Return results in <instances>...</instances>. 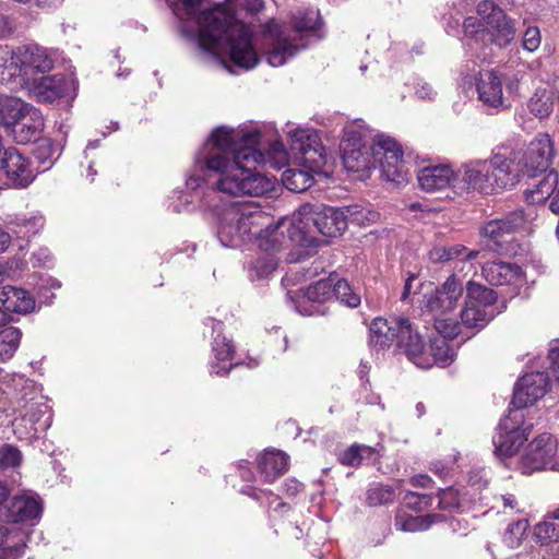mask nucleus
Segmentation results:
<instances>
[{
    "instance_id": "obj_63",
    "label": "nucleus",
    "mask_w": 559,
    "mask_h": 559,
    "mask_svg": "<svg viewBox=\"0 0 559 559\" xmlns=\"http://www.w3.org/2000/svg\"><path fill=\"white\" fill-rule=\"evenodd\" d=\"M409 484L413 487L431 488L433 485V480L430 476H428L426 474H418V475H414L409 478Z\"/></svg>"
},
{
    "instance_id": "obj_33",
    "label": "nucleus",
    "mask_w": 559,
    "mask_h": 559,
    "mask_svg": "<svg viewBox=\"0 0 559 559\" xmlns=\"http://www.w3.org/2000/svg\"><path fill=\"white\" fill-rule=\"evenodd\" d=\"M558 183V173L555 169H550L543 176L532 189L525 191V200L530 204H543L551 199L554 189Z\"/></svg>"
},
{
    "instance_id": "obj_59",
    "label": "nucleus",
    "mask_w": 559,
    "mask_h": 559,
    "mask_svg": "<svg viewBox=\"0 0 559 559\" xmlns=\"http://www.w3.org/2000/svg\"><path fill=\"white\" fill-rule=\"evenodd\" d=\"M467 484L477 490H481L487 487L488 478L483 469H473L468 472Z\"/></svg>"
},
{
    "instance_id": "obj_55",
    "label": "nucleus",
    "mask_w": 559,
    "mask_h": 559,
    "mask_svg": "<svg viewBox=\"0 0 559 559\" xmlns=\"http://www.w3.org/2000/svg\"><path fill=\"white\" fill-rule=\"evenodd\" d=\"M17 238L29 239L36 234V223L34 219H24L21 224H12L9 228Z\"/></svg>"
},
{
    "instance_id": "obj_61",
    "label": "nucleus",
    "mask_w": 559,
    "mask_h": 559,
    "mask_svg": "<svg viewBox=\"0 0 559 559\" xmlns=\"http://www.w3.org/2000/svg\"><path fill=\"white\" fill-rule=\"evenodd\" d=\"M430 472L433 473L442 480H447L452 473V467L440 461L432 462L429 467Z\"/></svg>"
},
{
    "instance_id": "obj_13",
    "label": "nucleus",
    "mask_w": 559,
    "mask_h": 559,
    "mask_svg": "<svg viewBox=\"0 0 559 559\" xmlns=\"http://www.w3.org/2000/svg\"><path fill=\"white\" fill-rule=\"evenodd\" d=\"M548 388V373L535 371L524 374L515 383L509 408L519 413V411L534 405L547 393Z\"/></svg>"
},
{
    "instance_id": "obj_46",
    "label": "nucleus",
    "mask_w": 559,
    "mask_h": 559,
    "mask_svg": "<svg viewBox=\"0 0 559 559\" xmlns=\"http://www.w3.org/2000/svg\"><path fill=\"white\" fill-rule=\"evenodd\" d=\"M204 1L205 0H167V3L179 20L188 21L195 17Z\"/></svg>"
},
{
    "instance_id": "obj_30",
    "label": "nucleus",
    "mask_w": 559,
    "mask_h": 559,
    "mask_svg": "<svg viewBox=\"0 0 559 559\" xmlns=\"http://www.w3.org/2000/svg\"><path fill=\"white\" fill-rule=\"evenodd\" d=\"M423 352L425 356L428 358V365H416L419 368L428 369L432 367L435 364L445 367L454 360L455 353L451 347L450 342L444 337H435L430 340V344L428 347L426 346V343L423 340Z\"/></svg>"
},
{
    "instance_id": "obj_37",
    "label": "nucleus",
    "mask_w": 559,
    "mask_h": 559,
    "mask_svg": "<svg viewBox=\"0 0 559 559\" xmlns=\"http://www.w3.org/2000/svg\"><path fill=\"white\" fill-rule=\"evenodd\" d=\"M374 448L354 443L345 449L338 456V462L344 466L358 467L366 460H376Z\"/></svg>"
},
{
    "instance_id": "obj_64",
    "label": "nucleus",
    "mask_w": 559,
    "mask_h": 559,
    "mask_svg": "<svg viewBox=\"0 0 559 559\" xmlns=\"http://www.w3.org/2000/svg\"><path fill=\"white\" fill-rule=\"evenodd\" d=\"M304 490V485L297 479H286L284 483V491L288 497H296Z\"/></svg>"
},
{
    "instance_id": "obj_52",
    "label": "nucleus",
    "mask_w": 559,
    "mask_h": 559,
    "mask_svg": "<svg viewBox=\"0 0 559 559\" xmlns=\"http://www.w3.org/2000/svg\"><path fill=\"white\" fill-rule=\"evenodd\" d=\"M405 506L416 512H421L432 506L433 497L426 493L407 491L404 496Z\"/></svg>"
},
{
    "instance_id": "obj_9",
    "label": "nucleus",
    "mask_w": 559,
    "mask_h": 559,
    "mask_svg": "<svg viewBox=\"0 0 559 559\" xmlns=\"http://www.w3.org/2000/svg\"><path fill=\"white\" fill-rule=\"evenodd\" d=\"M374 168L379 167L388 181L397 186L407 182V169L402 146L392 138L378 135L373 143Z\"/></svg>"
},
{
    "instance_id": "obj_11",
    "label": "nucleus",
    "mask_w": 559,
    "mask_h": 559,
    "mask_svg": "<svg viewBox=\"0 0 559 559\" xmlns=\"http://www.w3.org/2000/svg\"><path fill=\"white\" fill-rule=\"evenodd\" d=\"M555 142L548 133H537L526 148L520 153L522 174L528 177L547 174L555 157Z\"/></svg>"
},
{
    "instance_id": "obj_48",
    "label": "nucleus",
    "mask_w": 559,
    "mask_h": 559,
    "mask_svg": "<svg viewBox=\"0 0 559 559\" xmlns=\"http://www.w3.org/2000/svg\"><path fill=\"white\" fill-rule=\"evenodd\" d=\"M22 459V452L16 445L10 443L0 445V469L19 467Z\"/></svg>"
},
{
    "instance_id": "obj_57",
    "label": "nucleus",
    "mask_w": 559,
    "mask_h": 559,
    "mask_svg": "<svg viewBox=\"0 0 559 559\" xmlns=\"http://www.w3.org/2000/svg\"><path fill=\"white\" fill-rule=\"evenodd\" d=\"M241 492L257 501H261L263 497H266L270 506L280 499V497L272 491L262 490L253 486H246L242 488Z\"/></svg>"
},
{
    "instance_id": "obj_62",
    "label": "nucleus",
    "mask_w": 559,
    "mask_h": 559,
    "mask_svg": "<svg viewBox=\"0 0 559 559\" xmlns=\"http://www.w3.org/2000/svg\"><path fill=\"white\" fill-rule=\"evenodd\" d=\"M23 548L24 546L20 544L0 548V559H17V557L21 556Z\"/></svg>"
},
{
    "instance_id": "obj_2",
    "label": "nucleus",
    "mask_w": 559,
    "mask_h": 559,
    "mask_svg": "<svg viewBox=\"0 0 559 559\" xmlns=\"http://www.w3.org/2000/svg\"><path fill=\"white\" fill-rule=\"evenodd\" d=\"M369 344L380 350L393 344L401 349L414 365H428L423 352V336L405 317H378L369 326Z\"/></svg>"
},
{
    "instance_id": "obj_42",
    "label": "nucleus",
    "mask_w": 559,
    "mask_h": 559,
    "mask_svg": "<svg viewBox=\"0 0 559 559\" xmlns=\"http://www.w3.org/2000/svg\"><path fill=\"white\" fill-rule=\"evenodd\" d=\"M485 309L484 307L465 301V307L461 311L462 324L468 329L485 328L490 321Z\"/></svg>"
},
{
    "instance_id": "obj_22",
    "label": "nucleus",
    "mask_w": 559,
    "mask_h": 559,
    "mask_svg": "<svg viewBox=\"0 0 559 559\" xmlns=\"http://www.w3.org/2000/svg\"><path fill=\"white\" fill-rule=\"evenodd\" d=\"M481 276L492 286H503L521 283L525 273L516 263L496 260L481 265Z\"/></svg>"
},
{
    "instance_id": "obj_56",
    "label": "nucleus",
    "mask_w": 559,
    "mask_h": 559,
    "mask_svg": "<svg viewBox=\"0 0 559 559\" xmlns=\"http://www.w3.org/2000/svg\"><path fill=\"white\" fill-rule=\"evenodd\" d=\"M540 45V32L538 27H528L523 36V47L527 51H535Z\"/></svg>"
},
{
    "instance_id": "obj_45",
    "label": "nucleus",
    "mask_w": 559,
    "mask_h": 559,
    "mask_svg": "<svg viewBox=\"0 0 559 559\" xmlns=\"http://www.w3.org/2000/svg\"><path fill=\"white\" fill-rule=\"evenodd\" d=\"M467 251L463 245L436 246L428 252V259L432 263H445L454 259L461 258Z\"/></svg>"
},
{
    "instance_id": "obj_24",
    "label": "nucleus",
    "mask_w": 559,
    "mask_h": 559,
    "mask_svg": "<svg viewBox=\"0 0 559 559\" xmlns=\"http://www.w3.org/2000/svg\"><path fill=\"white\" fill-rule=\"evenodd\" d=\"M456 174L450 165H428L418 170L419 187L426 192L444 190L455 181Z\"/></svg>"
},
{
    "instance_id": "obj_15",
    "label": "nucleus",
    "mask_w": 559,
    "mask_h": 559,
    "mask_svg": "<svg viewBox=\"0 0 559 559\" xmlns=\"http://www.w3.org/2000/svg\"><path fill=\"white\" fill-rule=\"evenodd\" d=\"M520 152L511 151L509 155L500 152L493 153L487 160L490 164L492 181L497 191L511 188L519 182L522 174V165L519 159Z\"/></svg>"
},
{
    "instance_id": "obj_26",
    "label": "nucleus",
    "mask_w": 559,
    "mask_h": 559,
    "mask_svg": "<svg viewBox=\"0 0 559 559\" xmlns=\"http://www.w3.org/2000/svg\"><path fill=\"white\" fill-rule=\"evenodd\" d=\"M43 511L41 501L31 496H14L7 508L5 518L12 523L36 520Z\"/></svg>"
},
{
    "instance_id": "obj_21",
    "label": "nucleus",
    "mask_w": 559,
    "mask_h": 559,
    "mask_svg": "<svg viewBox=\"0 0 559 559\" xmlns=\"http://www.w3.org/2000/svg\"><path fill=\"white\" fill-rule=\"evenodd\" d=\"M229 218L240 224L242 236L246 241L253 240L257 235L263 233V228L272 221V217L259 207H229Z\"/></svg>"
},
{
    "instance_id": "obj_18",
    "label": "nucleus",
    "mask_w": 559,
    "mask_h": 559,
    "mask_svg": "<svg viewBox=\"0 0 559 559\" xmlns=\"http://www.w3.org/2000/svg\"><path fill=\"white\" fill-rule=\"evenodd\" d=\"M229 46V58L231 62L242 69L250 70L259 62L258 53L252 44L248 29L239 27L226 41Z\"/></svg>"
},
{
    "instance_id": "obj_50",
    "label": "nucleus",
    "mask_w": 559,
    "mask_h": 559,
    "mask_svg": "<svg viewBox=\"0 0 559 559\" xmlns=\"http://www.w3.org/2000/svg\"><path fill=\"white\" fill-rule=\"evenodd\" d=\"M212 350L217 361L231 360L236 354L235 345L223 335H217L212 343Z\"/></svg>"
},
{
    "instance_id": "obj_3",
    "label": "nucleus",
    "mask_w": 559,
    "mask_h": 559,
    "mask_svg": "<svg viewBox=\"0 0 559 559\" xmlns=\"http://www.w3.org/2000/svg\"><path fill=\"white\" fill-rule=\"evenodd\" d=\"M480 16H467L463 22L464 34L481 41L507 47L515 36V27L504 11L492 0H481L476 8Z\"/></svg>"
},
{
    "instance_id": "obj_58",
    "label": "nucleus",
    "mask_w": 559,
    "mask_h": 559,
    "mask_svg": "<svg viewBox=\"0 0 559 559\" xmlns=\"http://www.w3.org/2000/svg\"><path fill=\"white\" fill-rule=\"evenodd\" d=\"M36 144L37 147L34 151L36 158L45 162L52 156L55 148L50 139L41 136V140Z\"/></svg>"
},
{
    "instance_id": "obj_8",
    "label": "nucleus",
    "mask_w": 559,
    "mask_h": 559,
    "mask_svg": "<svg viewBox=\"0 0 559 559\" xmlns=\"http://www.w3.org/2000/svg\"><path fill=\"white\" fill-rule=\"evenodd\" d=\"M533 424H526L523 415L508 409V415L498 425L492 438L495 453L500 457H511L518 453L532 432Z\"/></svg>"
},
{
    "instance_id": "obj_34",
    "label": "nucleus",
    "mask_w": 559,
    "mask_h": 559,
    "mask_svg": "<svg viewBox=\"0 0 559 559\" xmlns=\"http://www.w3.org/2000/svg\"><path fill=\"white\" fill-rule=\"evenodd\" d=\"M527 108L538 119L550 116L554 110V92L547 87H537L527 102Z\"/></svg>"
},
{
    "instance_id": "obj_14",
    "label": "nucleus",
    "mask_w": 559,
    "mask_h": 559,
    "mask_svg": "<svg viewBox=\"0 0 559 559\" xmlns=\"http://www.w3.org/2000/svg\"><path fill=\"white\" fill-rule=\"evenodd\" d=\"M342 160L347 171L366 173L374 168L373 145L364 144L359 133L354 132L341 142Z\"/></svg>"
},
{
    "instance_id": "obj_44",
    "label": "nucleus",
    "mask_w": 559,
    "mask_h": 559,
    "mask_svg": "<svg viewBox=\"0 0 559 559\" xmlns=\"http://www.w3.org/2000/svg\"><path fill=\"white\" fill-rule=\"evenodd\" d=\"M333 297L342 305L349 308H357L360 305V294L346 280H333Z\"/></svg>"
},
{
    "instance_id": "obj_28",
    "label": "nucleus",
    "mask_w": 559,
    "mask_h": 559,
    "mask_svg": "<svg viewBox=\"0 0 559 559\" xmlns=\"http://www.w3.org/2000/svg\"><path fill=\"white\" fill-rule=\"evenodd\" d=\"M289 457L280 450H265L258 457V471L266 483H273L288 468Z\"/></svg>"
},
{
    "instance_id": "obj_1",
    "label": "nucleus",
    "mask_w": 559,
    "mask_h": 559,
    "mask_svg": "<svg viewBox=\"0 0 559 559\" xmlns=\"http://www.w3.org/2000/svg\"><path fill=\"white\" fill-rule=\"evenodd\" d=\"M260 133H246L238 141L225 127L215 128L197 162L202 168L219 174L216 189L231 197H260L274 188V182L254 171L264 164L265 155L257 148Z\"/></svg>"
},
{
    "instance_id": "obj_10",
    "label": "nucleus",
    "mask_w": 559,
    "mask_h": 559,
    "mask_svg": "<svg viewBox=\"0 0 559 559\" xmlns=\"http://www.w3.org/2000/svg\"><path fill=\"white\" fill-rule=\"evenodd\" d=\"M559 442L550 433L537 436L526 448L521 464L524 474H532L543 469H556L558 461Z\"/></svg>"
},
{
    "instance_id": "obj_43",
    "label": "nucleus",
    "mask_w": 559,
    "mask_h": 559,
    "mask_svg": "<svg viewBox=\"0 0 559 559\" xmlns=\"http://www.w3.org/2000/svg\"><path fill=\"white\" fill-rule=\"evenodd\" d=\"M283 234L280 233V226L273 224V219L263 228L261 235H257L254 240L258 247L267 253L278 250L282 245Z\"/></svg>"
},
{
    "instance_id": "obj_29",
    "label": "nucleus",
    "mask_w": 559,
    "mask_h": 559,
    "mask_svg": "<svg viewBox=\"0 0 559 559\" xmlns=\"http://www.w3.org/2000/svg\"><path fill=\"white\" fill-rule=\"evenodd\" d=\"M33 105L9 95H0V123L11 130L23 118Z\"/></svg>"
},
{
    "instance_id": "obj_40",
    "label": "nucleus",
    "mask_w": 559,
    "mask_h": 559,
    "mask_svg": "<svg viewBox=\"0 0 559 559\" xmlns=\"http://www.w3.org/2000/svg\"><path fill=\"white\" fill-rule=\"evenodd\" d=\"M394 500L395 491L390 485L372 483L366 491V504L369 507L389 506Z\"/></svg>"
},
{
    "instance_id": "obj_20",
    "label": "nucleus",
    "mask_w": 559,
    "mask_h": 559,
    "mask_svg": "<svg viewBox=\"0 0 559 559\" xmlns=\"http://www.w3.org/2000/svg\"><path fill=\"white\" fill-rule=\"evenodd\" d=\"M2 155L4 157L0 170H3L7 178L15 187H27L35 178L28 158L23 156L15 147H8Z\"/></svg>"
},
{
    "instance_id": "obj_49",
    "label": "nucleus",
    "mask_w": 559,
    "mask_h": 559,
    "mask_svg": "<svg viewBox=\"0 0 559 559\" xmlns=\"http://www.w3.org/2000/svg\"><path fill=\"white\" fill-rule=\"evenodd\" d=\"M438 507L440 510L453 512L461 508V493L459 489L450 486L438 491Z\"/></svg>"
},
{
    "instance_id": "obj_60",
    "label": "nucleus",
    "mask_w": 559,
    "mask_h": 559,
    "mask_svg": "<svg viewBox=\"0 0 559 559\" xmlns=\"http://www.w3.org/2000/svg\"><path fill=\"white\" fill-rule=\"evenodd\" d=\"M547 357L549 360V372L559 382V348H550Z\"/></svg>"
},
{
    "instance_id": "obj_23",
    "label": "nucleus",
    "mask_w": 559,
    "mask_h": 559,
    "mask_svg": "<svg viewBox=\"0 0 559 559\" xmlns=\"http://www.w3.org/2000/svg\"><path fill=\"white\" fill-rule=\"evenodd\" d=\"M45 128L44 117L39 109L32 107L21 120L10 130L16 144L38 143L41 140Z\"/></svg>"
},
{
    "instance_id": "obj_25",
    "label": "nucleus",
    "mask_w": 559,
    "mask_h": 559,
    "mask_svg": "<svg viewBox=\"0 0 559 559\" xmlns=\"http://www.w3.org/2000/svg\"><path fill=\"white\" fill-rule=\"evenodd\" d=\"M492 179L490 164L487 160H474L464 165L463 182L467 190L492 194L497 192Z\"/></svg>"
},
{
    "instance_id": "obj_17",
    "label": "nucleus",
    "mask_w": 559,
    "mask_h": 559,
    "mask_svg": "<svg viewBox=\"0 0 559 559\" xmlns=\"http://www.w3.org/2000/svg\"><path fill=\"white\" fill-rule=\"evenodd\" d=\"M463 295V285L460 278L452 274L427 299L426 308L435 314H447L454 310Z\"/></svg>"
},
{
    "instance_id": "obj_32",
    "label": "nucleus",
    "mask_w": 559,
    "mask_h": 559,
    "mask_svg": "<svg viewBox=\"0 0 559 559\" xmlns=\"http://www.w3.org/2000/svg\"><path fill=\"white\" fill-rule=\"evenodd\" d=\"M441 520L440 514L412 515L404 510H397L394 518L395 528L402 532H418L428 530Z\"/></svg>"
},
{
    "instance_id": "obj_41",
    "label": "nucleus",
    "mask_w": 559,
    "mask_h": 559,
    "mask_svg": "<svg viewBox=\"0 0 559 559\" xmlns=\"http://www.w3.org/2000/svg\"><path fill=\"white\" fill-rule=\"evenodd\" d=\"M322 25L319 10H299L293 15V27L298 33L314 32Z\"/></svg>"
},
{
    "instance_id": "obj_47",
    "label": "nucleus",
    "mask_w": 559,
    "mask_h": 559,
    "mask_svg": "<svg viewBox=\"0 0 559 559\" xmlns=\"http://www.w3.org/2000/svg\"><path fill=\"white\" fill-rule=\"evenodd\" d=\"M15 76H19V68L14 60V50L0 47V83H9Z\"/></svg>"
},
{
    "instance_id": "obj_6",
    "label": "nucleus",
    "mask_w": 559,
    "mask_h": 559,
    "mask_svg": "<svg viewBox=\"0 0 559 559\" xmlns=\"http://www.w3.org/2000/svg\"><path fill=\"white\" fill-rule=\"evenodd\" d=\"M200 26L198 43L201 49L213 51L225 43L233 34L237 33L240 24L236 15L225 3L204 10L198 17Z\"/></svg>"
},
{
    "instance_id": "obj_7",
    "label": "nucleus",
    "mask_w": 559,
    "mask_h": 559,
    "mask_svg": "<svg viewBox=\"0 0 559 559\" xmlns=\"http://www.w3.org/2000/svg\"><path fill=\"white\" fill-rule=\"evenodd\" d=\"M526 223L525 212L515 210L500 218L485 222L479 228V236L489 250L498 254L515 255L518 247L515 235L525 229Z\"/></svg>"
},
{
    "instance_id": "obj_12",
    "label": "nucleus",
    "mask_w": 559,
    "mask_h": 559,
    "mask_svg": "<svg viewBox=\"0 0 559 559\" xmlns=\"http://www.w3.org/2000/svg\"><path fill=\"white\" fill-rule=\"evenodd\" d=\"M14 60L17 62L19 76L24 84L53 69L52 58L38 45L17 47L14 50Z\"/></svg>"
},
{
    "instance_id": "obj_16",
    "label": "nucleus",
    "mask_w": 559,
    "mask_h": 559,
    "mask_svg": "<svg viewBox=\"0 0 559 559\" xmlns=\"http://www.w3.org/2000/svg\"><path fill=\"white\" fill-rule=\"evenodd\" d=\"M477 98L484 107L499 111L504 104L502 75L493 70H480L476 76Z\"/></svg>"
},
{
    "instance_id": "obj_35",
    "label": "nucleus",
    "mask_w": 559,
    "mask_h": 559,
    "mask_svg": "<svg viewBox=\"0 0 559 559\" xmlns=\"http://www.w3.org/2000/svg\"><path fill=\"white\" fill-rule=\"evenodd\" d=\"M297 49V46L290 38L277 36L266 52L267 62L272 67L283 66L288 58L295 56Z\"/></svg>"
},
{
    "instance_id": "obj_39",
    "label": "nucleus",
    "mask_w": 559,
    "mask_h": 559,
    "mask_svg": "<svg viewBox=\"0 0 559 559\" xmlns=\"http://www.w3.org/2000/svg\"><path fill=\"white\" fill-rule=\"evenodd\" d=\"M22 337L20 329L7 324L0 328V359L5 361L16 352Z\"/></svg>"
},
{
    "instance_id": "obj_5",
    "label": "nucleus",
    "mask_w": 559,
    "mask_h": 559,
    "mask_svg": "<svg viewBox=\"0 0 559 559\" xmlns=\"http://www.w3.org/2000/svg\"><path fill=\"white\" fill-rule=\"evenodd\" d=\"M347 228V216L342 209L325 206L294 225L289 230L290 239L300 247L311 248L320 245L317 235L341 236Z\"/></svg>"
},
{
    "instance_id": "obj_4",
    "label": "nucleus",
    "mask_w": 559,
    "mask_h": 559,
    "mask_svg": "<svg viewBox=\"0 0 559 559\" xmlns=\"http://www.w3.org/2000/svg\"><path fill=\"white\" fill-rule=\"evenodd\" d=\"M294 150L301 153L302 168H289L282 175L283 185L293 192H304L314 183V174H321L326 164L324 146L317 134L297 130L293 134Z\"/></svg>"
},
{
    "instance_id": "obj_54",
    "label": "nucleus",
    "mask_w": 559,
    "mask_h": 559,
    "mask_svg": "<svg viewBox=\"0 0 559 559\" xmlns=\"http://www.w3.org/2000/svg\"><path fill=\"white\" fill-rule=\"evenodd\" d=\"M276 266V261L269 253H264L252 262V269L257 272L259 277L267 276Z\"/></svg>"
},
{
    "instance_id": "obj_27",
    "label": "nucleus",
    "mask_w": 559,
    "mask_h": 559,
    "mask_svg": "<svg viewBox=\"0 0 559 559\" xmlns=\"http://www.w3.org/2000/svg\"><path fill=\"white\" fill-rule=\"evenodd\" d=\"M0 302L8 312L27 314L35 309L34 297L24 288L5 285L0 289Z\"/></svg>"
},
{
    "instance_id": "obj_51",
    "label": "nucleus",
    "mask_w": 559,
    "mask_h": 559,
    "mask_svg": "<svg viewBox=\"0 0 559 559\" xmlns=\"http://www.w3.org/2000/svg\"><path fill=\"white\" fill-rule=\"evenodd\" d=\"M550 519L551 521L536 526V534L539 538L559 542V507L551 513Z\"/></svg>"
},
{
    "instance_id": "obj_36",
    "label": "nucleus",
    "mask_w": 559,
    "mask_h": 559,
    "mask_svg": "<svg viewBox=\"0 0 559 559\" xmlns=\"http://www.w3.org/2000/svg\"><path fill=\"white\" fill-rule=\"evenodd\" d=\"M497 299L498 295L492 288H489L473 280L467 282L465 301L487 308L493 306L497 302Z\"/></svg>"
},
{
    "instance_id": "obj_53",
    "label": "nucleus",
    "mask_w": 559,
    "mask_h": 559,
    "mask_svg": "<svg viewBox=\"0 0 559 559\" xmlns=\"http://www.w3.org/2000/svg\"><path fill=\"white\" fill-rule=\"evenodd\" d=\"M435 328L440 334L439 337H444L450 341L456 337L460 333V324L450 319H437L435 320Z\"/></svg>"
},
{
    "instance_id": "obj_38",
    "label": "nucleus",
    "mask_w": 559,
    "mask_h": 559,
    "mask_svg": "<svg viewBox=\"0 0 559 559\" xmlns=\"http://www.w3.org/2000/svg\"><path fill=\"white\" fill-rule=\"evenodd\" d=\"M333 278L320 280L309 285L304 292V298L311 304V308L316 305H322L333 298Z\"/></svg>"
},
{
    "instance_id": "obj_19",
    "label": "nucleus",
    "mask_w": 559,
    "mask_h": 559,
    "mask_svg": "<svg viewBox=\"0 0 559 559\" xmlns=\"http://www.w3.org/2000/svg\"><path fill=\"white\" fill-rule=\"evenodd\" d=\"M38 102L49 104L64 96L67 80L63 74H41L24 84Z\"/></svg>"
},
{
    "instance_id": "obj_31",
    "label": "nucleus",
    "mask_w": 559,
    "mask_h": 559,
    "mask_svg": "<svg viewBox=\"0 0 559 559\" xmlns=\"http://www.w3.org/2000/svg\"><path fill=\"white\" fill-rule=\"evenodd\" d=\"M217 237L224 247L236 248L246 243V236H242L240 224L229 218V209H226L221 217Z\"/></svg>"
}]
</instances>
